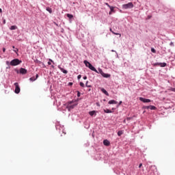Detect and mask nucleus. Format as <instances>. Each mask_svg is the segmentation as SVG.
<instances>
[{
	"label": "nucleus",
	"instance_id": "79ce46f5",
	"mask_svg": "<svg viewBox=\"0 0 175 175\" xmlns=\"http://www.w3.org/2000/svg\"><path fill=\"white\" fill-rule=\"evenodd\" d=\"M158 64H159V63H155V64H154V66H158Z\"/></svg>",
	"mask_w": 175,
	"mask_h": 175
},
{
	"label": "nucleus",
	"instance_id": "a19ab883",
	"mask_svg": "<svg viewBox=\"0 0 175 175\" xmlns=\"http://www.w3.org/2000/svg\"><path fill=\"white\" fill-rule=\"evenodd\" d=\"M113 14V12H111V11H110L109 12V15H111Z\"/></svg>",
	"mask_w": 175,
	"mask_h": 175
},
{
	"label": "nucleus",
	"instance_id": "cd10ccee",
	"mask_svg": "<svg viewBox=\"0 0 175 175\" xmlns=\"http://www.w3.org/2000/svg\"><path fill=\"white\" fill-rule=\"evenodd\" d=\"M98 73H100V75H102L103 73V70H102V69L98 68Z\"/></svg>",
	"mask_w": 175,
	"mask_h": 175
},
{
	"label": "nucleus",
	"instance_id": "c9c22d12",
	"mask_svg": "<svg viewBox=\"0 0 175 175\" xmlns=\"http://www.w3.org/2000/svg\"><path fill=\"white\" fill-rule=\"evenodd\" d=\"M145 109H150V105L149 106H146Z\"/></svg>",
	"mask_w": 175,
	"mask_h": 175
},
{
	"label": "nucleus",
	"instance_id": "393cba45",
	"mask_svg": "<svg viewBox=\"0 0 175 175\" xmlns=\"http://www.w3.org/2000/svg\"><path fill=\"white\" fill-rule=\"evenodd\" d=\"M122 133H124V132L122 131H119L118 132V136H121V135H122Z\"/></svg>",
	"mask_w": 175,
	"mask_h": 175
},
{
	"label": "nucleus",
	"instance_id": "9d476101",
	"mask_svg": "<svg viewBox=\"0 0 175 175\" xmlns=\"http://www.w3.org/2000/svg\"><path fill=\"white\" fill-rule=\"evenodd\" d=\"M103 144H104V146H110V142H109V140H107V139H105L103 141Z\"/></svg>",
	"mask_w": 175,
	"mask_h": 175
},
{
	"label": "nucleus",
	"instance_id": "c85d7f7f",
	"mask_svg": "<svg viewBox=\"0 0 175 175\" xmlns=\"http://www.w3.org/2000/svg\"><path fill=\"white\" fill-rule=\"evenodd\" d=\"M151 51H152V53H157V51H155V49H154V48L151 49Z\"/></svg>",
	"mask_w": 175,
	"mask_h": 175
},
{
	"label": "nucleus",
	"instance_id": "b1692460",
	"mask_svg": "<svg viewBox=\"0 0 175 175\" xmlns=\"http://www.w3.org/2000/svg\"><path fill=\"white\" fill-rule=\"evenodd\" d=\"M67 17H68V18H70V19H72V18L73 17V16H72V14H67Z\"/></svg>",
	"mask_w": 175,
	"mask_h": 175
},
{
	"label": "nucleus",
	"instance_id": "7c9ffc66",
	"mask_svg": "<svg viewBox=\"0 0 175 175\" xmlns=\"http://www.w3.org/2000/svg\"><path fill=\"white\" fill-rule=\"evenodd\" d=\"M36 64H42V62L39 61V60H36Z\"/></svg>",
	"mask_w": 175,
	"mask_h": 175
},
{
	"label": "nucleus",
	"instance_id": "20e7f679",
	"mask_svg": "<svg viewBox=\"0 0 175 175\" xmlns=\"http://www.w3.org/2000/svg\"><path fill=\"white\" fill-rule=\"evenodd\" d=\"M14 85H15V91H14L15 94H20L21 89H20V86L18 85V83H15Z\"/></svg>",
	"mask_w": 175,
	"mask_h": 175
},
{
	"label": "nucleus",
	"instance_id": "c03bdc74",
	"mask_svg": "<svg viewBox=\"0 0 175 175\" xmlns=\"http://www.w3.org/2000/svg\"><path fill=\"white\" fill-rule=\"evenodd\" d=\"M122 103V101H120V103H119V106H120V105H121Z\"/></svg>",
	"mask_w": 175,
	"mask_h": 175
},
{
	"label": "nucleus",
	"instance_id": "f3484780",
	"mask_svg": "<svg viewBox=\"0 0 175 175\" xmlns=\"http://www.w3.org/2000/svg\"><path fill=\"white\" fill-rule=\"evenodd\" d=\"M109 31H111V32L113 33V35H119V36L121 37V34H120V33H115L114 31H113V30L111 29V28L109 29Z\"/></svg>",
	"mask_w": 175,
	"mask_h": 175
},
{
	"label": "nucleus",
	"instance_id": "9b49d317",
	"mask_svg": "<svg viewBox=\"0 0 175 175\" xmlns=\"http://www.w3.org/2000/svg\"><path fill=\"white\" fill-rule=\"evenodd\" d=\"M58 68L60 69L61 72H63L65 75L68 73V70H64V68H61L60 66H58Z\"/></svg>",
	"mask_w": 175,
	"mask_h": 175
},
{
	"label": "nucleus",
	"instance_id": "bb28decb",
	"mask_svg": "<svg viewBox=\"0 0 175 175\" xmlns=\"http://www.w3.org/2000/svg\"><path fill=\"white\" fill-rule=\"evenodd\" d=\"M104 111L107 113H111V111L110 109H104Z\"/></svg>",
	"mask_w": 175,
	"mask_h": 175
},
{
	"label": "nucleus",
	"instance_id": "aec40b11",
	"mask_svg": "<svg viewBox=\"0 0 175 175\" xmlns=\"http://www.w3.org/2000/svg\"><path fill=\"white\" fill-rule=\"evenodd\" d=\"M85 86L88 87V88H91V85H90V82L88 81L85 83Z\"/></svg>",
	"mask_w": 175,
	"mask_h": 175
},
{
	"label": "nucleus",
	"instance_id": "6ab92c4d",
	"mask_svg": "<svg viewBox=\"0 0 175 175\" xmlns=\"http://www.w3.org/2000/svg\"><path fill=\"white\" fill-rule=\"evenodd\" d=\"M83 64L85 65V66H87L88 68V65H90V64H91V63H90L87 60H84Z\"/></svg>",
	"mask_w": 175,
	"mask_h": 175
},
{
	"label": "nucleus",
	"instance_id": "f03ea898",
	"mask_svg": "<svg viewBox=\"0 0 175 175\" xmlns=\"http://www.w3.org/2000/svg\"><path fill=\"white\" fill-rule=\"evenodd\" d=\"M72 103H73V101H70L68 103V104L67 105V109H68V111H70V110H72V109H75V107H76V106H77V104L72 105Z\"/></svg>",
	"mask_w": 175,
	"mask_h": 175
},
{
	"label": "nucleus",
	"instance_id": "ddd939ff",
	"mask_svg": "<svg viewBox=\"0 0 175 175\" xmlns=\"http://www.w3.org/2000/svg\"><path fill=\"white\" fill-rule=\"evenodd\" d=\"M101 76H103V77H105V79H108V77H110V75L106 74L105 72H103V75H101Z\"/></svg>",
	"mask_w": 175,
	"mask_h": 175
},
{
	"label": "nucleus",
	"instance_id": "1a4fd4ad",
	"mask_svg": "<svg viewBox=\"0 0 175 175\" xmlns=\"http://www.w3.org/2000/svg\"><path fill=\"white\" fill-rule=\"evenodd\" d=\"M109 105H117L118 102L114 100H111L108 102Z\"/></svg>",
	"mask_w": 175,
	"mask_h": 175
},
{
	"label": "nucleus",
	"instance_id": "f704fd0d",
	"mask_svg": "<svg viewBox=\"0 0 175 175\" xmlns=\"http://www.w3.org/2000/svg\"><path fill=\"white\" fill-rule=\"evenodd\" d=\"M68 85H73V83L69 82V83H68Z\"/></svg>",
	"mask_w": 175,
	"mask_h": 175
},
{
	"label": "nucleus",
	"instance_id": "423d86ee",
	"mask_svg": "<svg viewBox=\"0 0 175 175\" xmlns=\"http://www.w3.org/2000/svg\"><path fill=\"white\" fill-rule=\"evenodd\" d=\"M139 100H141V102H143L144 103H150V102H151V100L148 98H144L143 97H140Z\"/></svg>",
	"mask_w": 175,
	"mask_h": 175
},
{
	"label": "nucleus",
	"instance_id": "a878e982",
	"mask_svg": "<svg viewBox=\"0 0 175 175\" xmlns=\"http://www.w3.org/2000/svg\"><path fill=\"white\" fill-rule=\"evenodd\" d=\"M79 85L81 87H82L83 88H84V87H85V85H84V83H83V82H80Z\"/></svg>",
	"mask_w": 175,
	"mask_h": 175
},
{
	"label": "nucleus",
	"instance_id": "4be33fe9",
	"mask_svg": "<svg viewBox=\"0 0 175 175\" xmlns=\"http://www.w3.org/2000/svg\"><path fill=\"white\" fill-rule=\"evenodd\" d=\"M46 11L49 12V13H53V10H51L50 7L46 8Z\"/></svg>",
	"mask_w": 175,
	"mask_h": 175
},
{
	"label": "nucleus",
	"instance_id": "dca6fc26",
	"mask_svg": "<svg viewBox=\"0 0 175 175\" xmlns=\"http://www.w3.org/2000/svg\"><path fill=\"white\" fill-rule=\"evenodd\" d=\"M96 113V111H91L89 112L90 116H92Z\"/></svg>",
	"mask_w": 175,
	"mask_h": 175
},
{
	"label": "nucleus",
	"instance_id": "c756f323",
	"mask_svg": "<svg viewBox=\"0 0 175 175\" xmlns=\"http://www.w3.org/2000/svg\"><path fill=\"white\" fill-rule=\"evenodd\" d=\"M170 91H172V92H175V88H171L170 89Z\"/></svg>",
	"mask_w": 175,
	"mask_h": 175
},
{
	"label": "nucleus",
	"instance_id": "4468645a",
	"mask_svg": "<svg viewBox=\"0 0 175 175\" xmlns=\"http://www.w3.org/2000/svg\"><path fill=\"white\" fill-rule=\"evenodd\" d=\"M166 63H159L158 64V66H161V68H165L166 66Z\"/></svg>",
	"mask_w": 175,
	"mask_h": 175
},
{
	"label": "nucleus",
	"instance_id": "7ed1b4c3",
	"mask_svg": "<svg viewBox=\"0 0 175 175\" xmlns=\"http://www.w3.org/2000/svg\"><path fill=\"white\" fill-rule=\"evenodd\" d=\"M132 8H133V3L132 2L122 5L123 9H132Z\"/></svg>",
	"mask_w": 175,
	"mask_h": 175
},
{
	"label": "nucleus",
	"instance_id": "5701e85b",
	"mask_svg": "<svg viewBox=\"0 0 175 175\" xmlns=\"http://www.w3.org/2000/svg\"><path fill=\"white\" fill-rule=\"evenodd\" d=\"M110 11L112 12L113 13H116V11L114 10V7L111 6L109 7Z\"/></svg>",
	"mask_w": 175,
	"mask_h": 175
},
{
	"label": "nucleus",
	"instance_id": "09e8293b",
	"mask_svg": "<svg viewBox=\"0 0 175 175\" xmlns=\"http://www.w3.org/2000/svg\"><path fill=\"white\" fill-rule=\"evenodd\" d=\"M127 120H131V118H127Z\"/></svg>",
	"mask_w": 175,
	"mask_h": 175
},
{
	"label": "nucleus",
	"instance_id": "ea45409f",
	"mask_svg": "<svg viewBox=\"0 0 175 175\" xmlns=\"http://www.w3.org/2000/svg\"><path fill=\"white\" fill-rule=\"evenodd\" d=\"M5 51H6V49L3 48V52L5 53Z\"/></svg>",
	"mask_w": 175,
	"mask_h": 175
},
{
	"label": "nucleus",
	"instance_id": "a211bd4d",
	"mask_svg": "<svg viewBox=\"0 0 175 175\" xmlns=\"http://www.w3.org/2000/svg\"><path fill=\"white\" fill-rule=\"evenodd\" d=\"M51 63L53 64V65L54 64H55L54 63V61H53V59H49L48 65H51Z\"/></svg>",
	"mask_w": 175,
	"mask_h": 175
},
{
	"label": "nucleus",
	"instance_id": "e433bc0d",
	"mask_svg": "<svg viewBox=\"0 0 175 175\" xmlns=\"http://www.w3.org/2000/svg\"><path fill=\"white\" fill-rule=\"evenodd\" d=\"M143 166V164L142 163H140L139 165V167L140 168V167H142Z\"/></svg>",
	"mask_w": 175,
	"mask_h": 175
},
{
	"label": "nucleus",
	"instance_id": "0eeeda50",
	"mask_svg": "<svg viewBox=\"0 0 175 175\" xmlns=\"http://www.w3.org/2000/svg\"><path fill=\"white\" fill-rule=\"evenodd\" d=\"M19 73H21V75H27V69L21 68Z\"/></svg>",
	"mask_w": 175,
	"mask_h": 175
},
{
	"label": "nucleus",
	"instance_id": "37998d69",
	"mask_svg": "<svg viewBox=\"0 0 175 175\" xmlns=\"http://www.w3.org/2000/svg\"><path fill=\"white\" fill-rule=\"evenodd\" d=\"M83 80H87V77H83Z\"/></svg>",
	"mask_w": 175,
	"mask_h": 175
},
{
	"label": "nucleus",
	"instance_id": "a18cd8bd",
	"mask_svg": "<svg viewBox=\"0 0 175 175\" xmlns=\"http://www.w3.org/2000/svg\"><path fill=\"white\" fill-rule=\"evenodd\" d=\"M51 68H53V69H54V68H55L54 65H52Z\"/></svg>",
	"mask_w": 175,
	"mask_h": 175
},
{
	"label": "nucleus",
	"instance_id": "72a5a7b5",
	"mask_svg": "<svg viewBox=\"0 0 175 175\" xmlns=\"http://www.w3.org/2000/svg\"><path fill=\"white\" fill-rule=\"evenodd\" d=\"M77 96H78V98H79V96H80V92H77Z\"/></svg>",
	"mask_w": 175,
	"mask_h": 175
},
{
	"label": "nucleus",
	"instance_id": "f8f14e48",
	"mask_svg": "<svg viewBox=\"0 0 175 175\" xmlns=\"http://www.w3.org/2000/svg\"><path fill=\"white\" fill-rule=\"evenodd\" d=\"M101 91L103 94H105V95H107V96H109V92H107V91H106L105 88H101Z\"/></svg>",
	"mask_w": 175,
	"mask_h": 175
},
{
	"label": "nucleus",
	"instance_id": "2f4dec72",
	"mask_svg": "<svg viewBox=\"0 0 175 175\" xmlns=\"http://www.w3.org/2000/svg\"><path fill=\"white\" fill-rule=\"evenodd\" d=\"M77 79L78 80H80V79H81V75H78Z\"/></svg>",
	"mask_w": 175,
	"mask_h": 175
},
{
	"label": "nucleus",
	"instance_id": "58836bf2",
	"mask_svg": "<svg viewBox=\"0 0 175 175\" xmlns=\"http://www.w3.org/2000/svg\"><path fill=\"white\" fill-rule=\"evenodd\" d=\"M14 53H17V51H18V49H16V50H14Z\"/></svg>",
	"mask_w": 175,
	"mask_h": 175
},
{
	"label": "nucleus",
	"instance_id": "8fccbe9b",
	"mask_svg": "<svg viewBox=\"0 0 175 175\" xmlns=\"http://www.w3.org/2000/svg\"><path fill=\"white\" fill-rule=\"evenodd\" d=\"M151 16H148V18H150Z\"/></svg>",
	"mask_w": 175,
	"mask_h": 175
},
{
	"label": "nucleus",
	"instance_id": "4c0bfd02",
	"mask_svg": "<svg viewBox=\"0 0 175 175\" xmlns=\"http://www.w3.org/2000/svg\"><path fill=\"white\" fill-rule=\"evenodd\" d=\"M3 24H6V20H3Z\"/></svg>",
	"mask_w": 175,
	"mask_h": 175
},
{
	"label": "nucleus",
	"instance_id": "2eb2a0df",
	"mask_svg": "<svg viewBox=\"0 0 175 175\" xmlns=\"http://www.w3.org/2000/svg\"><path fill=\"white\" fill-rule=\"evenodd\" d=\"M10 29L11 31H14V29H17V26H16V25H12V26H11V27H10Z\"/></svg>",
	"mask_w": 175,
	"mask_h": 175
},
{
	"label": "nucleus",
	"instance_id": "49530a36",
	"mask_svg": "<svg viewBox=\"0 0 175 175\" xmlns=\"http://www.w3.org/2000/svg\"><path fill=\"white\" fill-rule=\"evenodd\" d=\"M0 13H2V9L0 8Z\"/></svg>",
	"mask_w": 175,
	"mask_h": 175
},
{
	"label": "nucleus",
	"instance_id": "de8ad7c7",
	"mask_svg": "<svg viewBox=\"0 0 175 175\" xmlns=\"http://www.w3.org/2000/svg\"><path fill=\"white\" fill-rule=\"evenodd\" d=\"M123 122L125 124V122H126V120H124L123 121Z\"/></svg>",
	"mask_w": 175,
	"mask_h": 175
},
{
	"label": "nucleus",
	"instance_id": "3c124183",
	"mask_svg": "<svg viewBox=\"0 0 175 175\" xmlns=\"http://www.w3.org/2000/svg\"><path fill=\"white\" fill-rule=\"evenodd\" d=\"M12 49H14V46H12Z\"/></svg>",
	"mask_w": 175,
	"mask_h": 175
},
{
	"label": "nucleus",
	"instance_id": "412c9836",
	"mask_svg": "<svg viewBox=\"0 0 175 175\" xmlns=\"http://www.w3.org/2000/svg\"><path fill=\"white\" fill-rule=\"evenodd\" d=\"M157 107L154 105H150V110H156Z\"/></svg>",
	"mask_w": 175,
	"mask_h": 175
},
{
	"label": "nucleus",
	"instance_id": "39448f33",
	"mask_svg": "<svg viewBox=\"0 0 175 175\" xmlns=\"http://www.w3.org/2000/svg\"><path fill=\"white\" fill-rule=\"evenodd\" d=\"M88 68H89V69H90V70H93V72H95L96 73H99L98 70L96 68H95V67H94V66H92V64H89Z\"/></svg>",
	"mask_w": 175,
	"mask_h": 175
},
{
	"label": "nucleus",
	"instance_id": "6e6552de",
	"mask_svg": "<svg viewBox=\"0 0 175 175\" xmlns=\"http://www.w3.org/2000/svg\"><path fill=\"white\" fill-rule=\"evenodd\" d=\"M38 77H39V75L36 74V77H32L29 79V80H30V81H35V80H36L38 79Z\"/></svg>",
	"mask_w": 175,
	"mask_h": 175
},
{
	"label": "nucleus",
	"instance_id": "473e14b6",
	"mask_svg": "<svg viewBox=\"0 0 175 175\" xmlns=\"http://www.w3.org/2000/svg\"><path fill=\"white\" fill-rule=\"evenodd\" d=\"M105 5H107V6H108V8L111 7V6L108 3H105Z\"/></svg>",
	"mask_w": 175,
	"mask_h": 175
},
{
	"label": "nucleus",
	"instance_id": "f257e3e1",
	"mask_svg": "<svg viewBox=\"0 0 175 175\" xmlns=\"http://www.w3.org/2000/svg\"><path fill=\"white\" fill-rule=\"evenodd\" d=\"M21 62V60L18 59H14L10 62V65L11 66H17V65H20Z\"/></svg>",
	"mask_w": 175,
	"mask_h": 175
}]
</instances>
